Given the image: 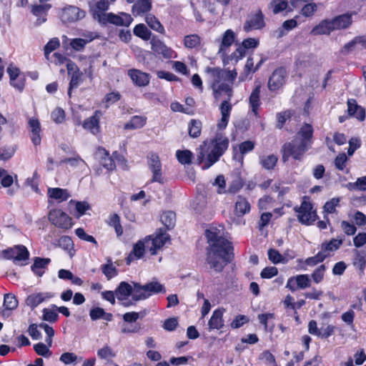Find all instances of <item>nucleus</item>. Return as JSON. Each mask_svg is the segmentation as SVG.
Returning a JSON list of instances; mask_svg holds the SVG:
<instances>
[{
  "instance_id": "nucleus-64",
  "label": "nucleus",
  "mask_w": 366,
  "mask_h": 366,
  "mask_svg": "<svg viewBox=\"0 0 366 366\" xmlns=\"http://www.w3.org/2000/svg\"><path fill=\"white\" fill-rule=\"evenodd\" d=\"M243 187V182L239 178H236L229 184L227 192L230 194H236Z\"/></svg>"
},
{
  "instance_id": "nucleus-57",
  "label": "nucleus",
  "mask_w": 366,
  "mask_h": 366,
  "mask_svg": "<svg viewBox=\"0 0 366 366\" xmlns=\"http://www.w3.org/2000/svg\"><path fill=\"white\" fill-rule=\"evenodd\" d=\"M268 258L274 264L284 263L285 262V258L274 249L268 250Z\"/></svg>"
},
{
  "instance_id": "nucleus-34",
  "label": "nucleus",
  "mask_w": 366,
  "mask_h": 366,
  "mask_svg": "<svg viewBox=\"0 0 366 366\" xmlns=\"http://www.w3.org/2000/svg\"><path fill=\"white\" fill-rule=\"evenodd\" d=\"M150 0H138L132 6V13L135 16L142 15L151 9Z\"/></svg>"
},
{
  "instance_id": "nucleus-13",
  "label": "nucleus",
  "mask_w": 366,
  "mask_h": 366,
  "mask_svg": "<svg viewBox=\"0 0 366 366\" xmlns=\"http://www.w3.org/2000/svg\"><path fill=\"white\" fill-rule=\"evenodd\" d=\"M148 159V164L153 174L152 182L163 183L162 164L159 157L157 154H151Z\"/></svg>"
},
{
  "instance_id": "nucleus-46",
  "label": "nucleus",
  "mask_w": 366,
  "mask_h": 366,
  "mask_svg": "<svg viewBox=\"0 0 366 366\" xmlns=\"http://www.w3.org/2000/svg\"><path fill=\"white\" fill-rule=\"evenodd\" d=\"M189 134L192 138L198 137L201 134L202 123L199 120L192 119L188 126Z\"/></svg>"
},
{
  "instance_id": "nucleus-14",
  "label": "nucleus",
  "mask_w": 366,
  "mask_h": 366,
  "mask_svg": "<svg viewBox=\"0 0 366 366\" xmlns=\"http://www.w3.org/2000/svg\"><path fill=\"white\" fill-rule=\"evenodd\" d=\"M235 38L236 35L232 29L226 30L222 34V38L217 40L219 44L218 54L224 57L227 55V49L234 42Z\"/></svg>"
},
{
  "instance_id": "nucleus-47",
  "label": "nucleus",
  "mask_w": 366,
  "mask_h": 366,
  "mask_svg": "<svg viewBox=\"0 0 366 366\" xmlns=\"http://www.w3.org/2000/svg\"><path fill=\"white\" fill-rule=\"evenodd\" d=\"M134 34L144 40L149 39L152 34L151 31L143 24H139L135 26L134 28Z\"/></svg>"
},
{
  "instance_id": "nucleus-9",
  "label": "nucleus",
  "mask_w": 366,
  "mask_h": 366,
  "mask_svg": "<svg viewBox=\"0 0 366 366\" xmlns=\"http://www.w3.org/2000/svg\"><path fill=\"white\" fill-rule=\"evenodd\" d=\"M3 257L8 259H13L15 263L26 261L29 259V252L24 245H16L2 251Z\"/></svg>"
},
{
  "instance_id": "nucleus-44",
  "label": "nucleus",
  "mask_w": 366,
  "mask_h": 366,
  "mask_svg": "<svg viewBox=\"0 0 366 366\" xmlns=\"http://www.w3.org/2000/svg\"><path fill=\"white\" fill-rule=\"evenodd\" d=\"M131 295L135 301L144 300L148 297V295L144 291V285L142 286L139 283H134Z\"/></svg>"
},
{
  "instance_id": "nucleus-38",
  "label": "nucleus",
  "mask_w": 366,
  "mask_h": 366,
  "mask_svg": "<svg viewBox=\"0 0 366 366\" xmlns=\"http://www.w3.org/2000/svg\"><path fill=\"white\" fill-rule=\"evenodd\" d=\"M147 122V118L142 116H134L124 125L125 129H137L143 127Z\"/></svg>"
},
{
  "instance_id": "nucleus-7",
  "label": "nucleus",
  "mask_w": 366,
  "mask_h": 366,
  "mask_svg": "<svg viewBox=\"0 0 366 366\" xmlns=\"http://www.w3.org/2000/svg\"><path fill=\"white\" fill-rule=\"evenodd\" d=\"M295 210L297 213V219L303 224H310L316 220V211L308 201L303 200L300 207H295Z\"/></svg>"
},
{
  "instance_id": "nucleus-61",
  "label": "nucleus",
  "mask_w": 366,
  "mask_h": 366,
  "mask_svg": "<svg viewBox=\"0 0 366 366\" xmlns=\"http://www.w3.org/2000/svg\"><path fill=\"white\" fill-rule=\"evenodd\" d=\"M340 199L332 198L330 201H327L324 205V210L327 213H334L336 211V207L339 205Z\"/></svg>"
},
{
  "instance_id": "nucleus-43",
  "label": "nucleus",
  "mask_w": 366,
  "mask_h": 366,
  "mask_svg": "<svg viewBox=\"0 0 366 366\" xmlns=\"http://www.w3.org/2000/svg\"><path fill=\"white\" fill-rule=\"evenodd\" d=\"M145 21L152 29L161 34H163L164 32V26L154 15H147Z\"/></svg>"
},
{
  "instance_id": "nucleus-16",
  "label": "nucleus",
  "mask_w": 366,
  "mask_h": 366,
  "mask_svg": "<svg viewBox=\"0 0 366 366\" xmlns=\"http://www.w3.org/2000/svg\"><path fill=\"white\" fill-rule=\"evenodd\" d=\"M265 26L264 16L260 10L255 14H251L244 25V29L246 31L260 29Z\"/></svg>"
},
{
  "instance_id": "nucleus-10",
  "label": "nucleus",
  "mask_w": 366,
  "mask_h": 366,
  "mask_svg": "<svg viewBox=\"0 0 366 366\" xmlns=\"http://www.w3.org/2000/svg\"><path fill=\"white\" fill-rule=\"evenodd\" d=\"M259 41L256 38H248L242 42L238 46L236 50L231 54L229 59L231 60H235L237 62L239 59H242L247 54V52L249 49H254L258 46Z\"/></svg>"
},
{
  "instance_id": "nucleus-21",
  "label": "nucleus",
  "mask_w": 366,
  "mask_h": 366,
  "mask_svg": "<svg viewBox=\"0 0 366 366\" xmlns=\"http://www.w3.org/2000/svg\"><path fill=\"white\" fill-rule=\"evenodd\" d=\"M51 297H52V295L49 292L33 293L26 297L25 303L28 307L33 310L41 302L50 299Z\"/></svg>"
},
{
  "instance_id": "nucleus-35",
  "label": "nucleus",
  "mask_w": 366,
  "mask_h": 366,
  "mask_svg": "<svg viewBox=\"0 0 366 366\" xmlns=\"http://www.w3.org/2000/svg\"><path fill=\"white\" fill-rule=\"evenodd\" d=\"M132 292V287L126 282H122L115 291L119 300H126Z\"/></svg>"
},
{
  "instance_id": "nucleus-58",
  "label": "nucleus",
  "mask_w": 366,
  "mask_h": 366,
  "mask_svg": "<svg viewBox=\"0 0 366 366\" xmlns=\"http://www.w3.org/2000/svg\"><path fill=\"white\" fill-rule=\"evenodd\" d=\"M348 188L350 189L366 191V176L358 178L354 183H349Z\"/></svg>"
},
{
  "instance_id": "nucleus-50",
  "label": "nucleus",
  "mask_w": 366,
  "mask_h": 366,
  "mask_svg": "<svg viewBox=\"0 0 366 366\" xmlns=\"http://www.w3.org/2000/svg\"><path fill=\"white\" fill-rule=\"evenodd\" d=\"M102 270L103 274L107 277L108 280H110L117 275V269L113 265V263L110 259L108 260L107 264H103L102 266Z\"/></svg>"
},
{
  "instance_id": "nucleus-5",
  "label": "nucleus",
  "mask_w": 366,
  "mask_h": 366,
  "mask_svg": "<svg viewBox=\"0 0 366 366\" xmlns=\"http://www.w3.org/2000/svg\"><path fill=\"white\" fill-rule=\"evenodd\" d=\"M95 18L102 24L110 23L119 26H129L133 21L130 14L121 12L119 14L113 13H98Z\"/></svg>"
},
{
  "instance_id": "nucleus-55",
  "label": "nucleus",
  "mask_w": 366,
  "mask_h": 366,
  "mask_svg": "<svg viewBox=\"0 0 366 366\" xmlns=\"http://www.w3.org/2000/svg\"><path fill=\"white\" fill-rule=\"evenodd\" d=\"M326 271V267L325 264H321L318 267H317L313 272L312 273V279L316 284H319L321 282L325 276V273Z\"/></svg>"
},
{
  "instance_id": "nucleus-24",
  "label": "nucleus",
  "mask_w": 366,
  "mask_h": 366,
  "mask_svg": "<svg viewBox=\"0 0 366 366\" xmlns=\"http://www.w3.org/2000/svg\"><path fill=\"white\" fill-rule=\"evenodd\" d=\"M365 48L366 38L365 36H356L343 46L342 52L347 54L354 50H361Z\"/></svg>"
},
{
  "instance_id": "nucleus-54",
  "label": "nucleus",
  "mask_w": 366,
  "mask_h": 366,
  "mask_svg": "<svg viewBox=\"0 0 366 366\" xmlns=\"http://www.w3.org/2000/svg\"><path fill=\"white\" fill-rule=\"evenodd\" d=\"M82 73L81 71L76 72L71 74V80L69 82V86L68 89V96L69 97H71V90L73 89L77 88L81 81Z\"/></svg>"
},
{
  "instance_id": "nucleus-49",
  "label": "nucleus",
  "mask_w": 366,
  "mask_h": 366,
  "mask_svg": "<svg viewBox=\"0 0 366 366\" xmlns=\"http://www.w3.org/2000/svg\"><path fill=\"white\" fill-rule=\"evenodd\" d=\"M297 289L304 290L310 287L311 280L307 274H298L294 277Z\"/></svg>"
},
{
  "instance_id": "nucleus-42",
  "label": "nucleus",
  "mask_w": 366,
  "mask_h": 366,
  "mask_svg": "<svg viewBox=\"0 0 366 366\" xmlns=\"http://www.w3.org/2000/svg\"><path fill=\"white\" fill-rule=\"evenodd\" d=\"M144 291L148 295V297L152 294L164 292V287L159 282L154 281L144 285Z\"/></svg>"
},
{
  "instance_id": "nucleus-40",
  "label": "nucleus",
  "mask_w": 366,
  "mask_h": 366,
  "mask_svg": "<svg viewBox=\"0 0 366 366\" xmlns=\"http://www.w3.org/2000/svg\"><path fill=\"white\" fill-rule=\"evenodd\" d=\"M162 223L167 228L172 229L175 225L176 214L172 211H167L162 213L161 215Z\"/></svg>"
},
{
  "instance_id": "nucleus-20",
  "label": "nucleus",
  "mask_w": 366,
  "mask_h": 366,
  "mask_svg": "<svg viewBox=\"0 0 366 366\" xmlns=\"http://www.w3.org/2000/svg\"><path fill=\"white\" fill-rule=\"evenodd\" d=\"M261 85L259 84L255 85L249 97V104L252 112L258 118L259 117L258 109L261 105L260 101Z\"/></svg>"
},
{
  "instance_id": "nucleus-6",
  "label": "nucleus",
  "mask_w": 366,
  "mask_h": 366,
  "mask_svg": "<svg viewBox=\"0 0 366 366\" xmlns=\"http://www.w3.org/2000/svg\"><path fill=\"white\" fill-rule=\"evenodd\" d=\"M147 249L152 255L157 254V249H161L167 242H169V235L163 229H159L155 234L146 237Z\"/></svg>"
},
{
  "instance_id": "nucleus-15",
  "label": "nucleus",
  "mask_w": 366,
  "mask_h": 366,
  "mask_svg": "<svg viewBox=\"0 0 366 366\" xmlns=\"http://www.w3.org/2000/svg\"><path fill=\"white\" fill-rule=\"evenodd\" d=\"M232 98L227 97V99L224 100L219 107L221 119L218 121L217 128L220 130L224 129L229 120L230 114L232 109V104L230 103Z\"/></svg>"
},
{
  "instance_id": "nucleus-31",
  "label": "nucleus",
  "mask_w": 366,
  "mask_h": 366,
  "mask_svg": "<svg viewBox=\"0 0 366 366\" xmlns=\"http://www.w3.org/2000/svg\"><path fill=\"white\" fill-rule=\"evenodd\" d=\"M343 240L342 239L332 238L328 242H324L321 244V252L326 255V258L330 255L331 252L337 250L342 244Z\"/></svg>"
},
{
  "instance_id": "nucleus-18",
  "label": "nucleus",
  "mask_w": 366,
  "mask_h": 366,
  "mask_svg": "<svg viewBox=\"0 0 366 366\" xmlns=\"http://www.w3.org/2000/svg\"><path fill=\"white\" fill-rule=\"evenodd\" d=\"M114 155H116V153H114L113 156L110 157L109 152L102 147L99 148L96 153V157L99 159L100 164L107 170L110 171L114 170L116 167L114 159Z\"/></svg>"
},
{
  "instance_id": "nucleus-53",
  "label": "nucleus",
  "mask_w": 366,
  "mask_h": 366,
  "mask_svg": "<svg viewBox=\"0 0 366 366\" xmlns=\"http://www.w3.org/2000/svg\"><path fill=\"white\" fill-rule=\"evenodd\" d=\"M60 46L59 40L57 38H53L44 46V55L47 60H49L50 54L59 48Z\"/></svg>"
},
{
  "instance_id": "nucleus-59",
  "label": "nucleus",
  "mask_w": 366,
  "mask_h": 366,
  "mask_svg": "<svg viewBox=\"0 0 366 366\" xmlns=\"http://www.w3.org/2000/svg\"><path fill=\"white\" fill-rule=\"evenodd\" d=\"M84 161L79 156L76 155L71 158H64L61 159L59 164H69L72 167H79L81 164H84Z\"/></svg>"
},
{
  "instance_id": "nucleus-63",
  "label": "nucleus",
  "mask_w": 366,
  "mask_h": 366,
  "mask_svg": "<svg viewBox=\"0 0 366 366\" xmlns=\"http://www.w3.org/2000/svg\"><path fill=\"white\" fill-rule=\"evenodd\" d=\"M277 273L278 269L276 267H267L262 270L260 276L264 279H270L276 276Z\"/></svg>"
},
{
  "instance_id": "nucleus-45",
  "label": "nucleus",
  "mask_w": 366,
  "mask_h": 366,
  "mask_svg": "<svg viewBox=\"0 0 366 366\" xmlns=\"http://www.w3.org/2000/svg\"><path fill=\"white\" fill-rule=\"evenodd\" d=\"M176 157L182 164H189L192 162L193 154L191 151L187 149L177 150Z\"/></svg>"
},
{
  "instance_id": "nucleus-33",
  "label": "nucleus",
  "mask_w": 366,
  "mask_h": 366,
  "mask_svg": "<svg viewBox=\"0 0 366 366\" xmlns=\"http://www.w3.org/2000/svg\"><path fill=\"white\" fill-rule=\"evenodd\" d=\"M50 261L49 258L36 257L31 266V270L37 276L41 277Z\"/></svg>"
},
{
  "instance_id": "nucleus-2",
  "label": "nucleus",
  "mask_w": 366,
  "mask_h": 366,
  "mask_svg": "<svg viewBox=\"0 0 366 366\" xmlns=\"http://www.w3.org/2000/svg\"><path fill=\"white\" fill-rule=\"evenodd\" d=\"M313 129L310 124H304L297 133L295 139L283 144L281 152L284 162L292 157L296 160H302L305 153L310 148Z\"/></svg>"
},
{
  "instance_id": "nucleus-60",
  "label": "nucleus",
  "mask_w": 366,
  "mask_h": 366,
  "mask_svg": "<svg viewBox=\"0 0 366 366\" xmlns=\"http://www.w3.org/2000/svg\"><path fill=\"white\" fill-rule=\"evenodd\" d=\"M325 258L326 255L323 252H319L315 256L306 259L305 263L309 266H315L323 262Z\"/></svg>"
},
{
  "instance_id": "nucleus-32",
  "label": "nucleus",
  "mask_w": 366,
  "mask_h": 366,
  "mask_svg": "<svg viewBox=\"0 0 366 366\" xmlns=\"http://www.w3.org/2000/svg\"><path fill=\"white\" fill-rule=\"evenodd\" d=\"M332 21L335 30L344 29L352 24V16L348 14H342L332 19Z\"/></svg>"
},
{
  "instance_id": "nucleus-8",
  "label": "nucleus",
  "mask_w": 366,
  "mask_h": 366,
  "mask_svg": "<svg viewBox=\"0 0 366 366\" xmlns=\"http://www.w3.org/2000/svg\"><path fill=\"white\" fill-rule=\"evenodd\" d=\"M86 16V11L72 5H67L61 10L60 19L64 23H74Z\"/></svg>"
},
{
  "instance_id": "nucleus-19",
  "label": "nucleus",
  "mask_w": 366,
  "mask_h": 366,
  "mask_svg": "<svg viewBox=\"0 0 366 366\" xmlns=\"http://www.w3.org/2000/svg\"><path fill=\"white\" fill-rule=\"evenodd\" d=\"M147 249V241L146 237L143 239L139 240L133 247L132 250L127 258V263L129 264L134 259H141Z\"/></svg>"
},
{
  "instance_id": "nucleus-37",
  "label": "nucleus",
  "mask_w": 366,
  "mask_h": 366,
  "mask_svg": "<svg viewBox=\"0 0 366 366\" xmlns=\"http://www.w3.org/2000/svg\"><path fill=\"white\" fill-rule=\"evenodd\" d=\"M48 195L49 197L59 202L66 201L69 197L67 190L61 188H49Z\"/></svg>"
},
{
  "instance_id": "nucleus-1",
  "label": "nucleus",
  "mask_w": 366,
  "mask_h": 366,
  "mask_svg": "<svg viewBox=\"0 0 366 366\" xmlns=\"http://www.w3.org/2000/svg\"><path fill=\"white\" fill-rule=\"evenodd\" d=\"M205 236L208 244L207 264L210 269L220 272L234 257L232 243L224 237L223 229L216 227L207 229Z\"/></svg>"
},
{
  "instance_id": "nucleus-25",
  "label": "nucleus",
  "mask_w": 366,
  "mask_h": 366,
  "mask_svg": "<svg viewBox=\"0 0 366 366\" xmlns=\"http://www.w3.org/2000/svg\"><path fill=\"white\" fill-rule=\"evenodd\" d=\"M347 112L350 116L354 117L360 121H363L365 118L364 109L357 105L356 100L353 99L347 101Z\"/></svg>"
},
{
  "instance_id": "nucleus-4",
  "label": "nucleus",
  "mask_w": 366,
  "mask_h": 366,
  "mask_svg": "<svg viewBox=\"0 0 366 366\" xmlns=\"http://www.w3.org/2000/svg\"><path fill=\"white\" fill-rule=\"evenodd\" d=\"M206 71L212 81L211 87L214 99H219L223 94L232 98L233 95L232 85L237 77V71L226 70L219 67H207Z\"/></svg>"
},
{
  "instance_id": "nucleus-3",
  "label": "nucleus",
  "mask_w": 366,
  "mask_h": 366,
  "mask_svg": "<svg viewBox=\"0 0 366 366\" xmlns=\"http://www.w3.org/2000/svg\"><path fill=\"white\" fill-rule=\"evenodd\" d=\"M229 147L227 137L217 134L209 140L203 142L198 149L197 161L203 164L202 169H207L216 163Z\"/></svg>"
},
{
  "instance_id": "nucleus-41",
  "label": "nucleus",
  "mask_w": 366,
  "mask_h": 366,
  "mask_svg": "<svg viewBox=\"0 0 366 366\" xmlns=\"http://www.w3.org/2000/svg\"><path fill=\"white\" fill-rule=\"evenodd\" d=\"M353 265L363 272L366 266V252L364 251H356L353 259Z\"/></svg>"
},
{
  "instance_id": "nucleus-39",
  "label": "nucleus",
  "mask_w": 366,
  "mask_h": 366,
  "mask_svg": "<svg viewBox=\"0 0 366 366\" xmlns=\"http://www.w3.org/2000/svg\"><path fill=\"white\" fill-rule=\"evenodd\" d=\"M89 315L92 320L103 319L107 321H111L113 317L111 313L105 312L104 309L101 307L92 308L89 312Z\"/></svg>"
},
{
  "instance_id": "nucleus-22",
  "label": "nucleus",
  "mask_w": 366,
  "mask_h": 366,
  "mask_svg": "<svg viewBox=\"0 0 366 366\" xmlns=\"http://www.w3.org/2000/svg\"><path fill=\"white\" fill-rule=\"evenodd\" d=\"M335 31V28L332 19L322 20L317 26H315L310 31L313 36L330 34Z\"/></svg>"
},
{
  "instance_id": "nucleus-23",
  "label": "nucleus",
  "mask_w": 366,
  "mask_h": 366,
  "mask_svg": "<svg viewBox=\"0 0 366 366\" xmlns=\"http://www.w3.org/2000/svg\"><path fill=\"white\" fill-rule=\"evenodd\" d=\"M101 114L100 111H96L93 116L84 121L83 127L94 134L99 133L100 129L99 118Z\"/></svg>"
},
{
  "instance_id": "nucleus-12",
  "label": "nucleus",
  "mask_w": 366,
  "mask_h": 366,
  "mask_svg": "<svg viewBox=\"0 0 366 366\" xmlns=\"http://www.w3.org/2000/svg\"><path fill=\"white\" fill-rule=\"evenodd\" d=\"M286 79L287 72L284 68L280 67L275 69L269 79L268 89L272 92L280 89L285 84Z\"/></svg>"
},
{
  "instance_id": "nucleus-29",
  "label": "nucleus",
  "mask_w": 366,
  "mask_h": 366,
  "mask_svg": "<svg viewBox=\"0 0 366 366\" xmlns=\"http://www.w3.org/2000/svg\"><path fill=\"white\" fill-rule=\"evenodd\" d=\"M51 8L49 4H42L40 5H34L32 6V13L37 17L36 25L39 26L42 23L45 22L46 19V13Z\"/></svg>"
},
{
  "instance_id": "nucleus-28",
  "label": "nucleus",
  "mask_w": 366,
  "mask_h": 366,
  "mask_svg": "<svg viewBox=\"0 0 366 366\" xmlns=\"http://www.w3.org/2000/svg\"><path fill=\"white\" fill-rule=\"evenodd\" d=\"M250 209L251 206L248 200L242 196H238L234 204V214L237 217H242L249 213Z\"/></svg>"
},
{
  "instance_id": "nucleus-11",
  "label": "nucleus",
  "mask_w": 366,
  "mask_h": 366,
  "mask_svg": "<svg viewBox=\"0 0 366 366\" xmlns=\"http://www.w3.org/2000/svg\"><path fill=\"white\" fill-rule=\"evenodd\" d=\"M49 219L54 225L61 229H69L72 226L71 218L61 209L50 211Z\"/></svg>"
},
{
  "instance_id": "nucleus-26",
  "label": "nucleus",
  "mask_w": 366,
  "mask_h": 366,
  "mask_svg": "<svg viewBox=\"0 0 366 366\" xmlns=\"http://www.w3.org/2000/svg\"><path fill=\"white\" fill-rule=\"evenodd\" d=\"M152 49L158 54H162L165 58H172L173 51L167 46L159 39H152L150 41Z\"/></svg>"
},
{
  "instance_id": "nucleus-51",
  "label": "nucleus",
  "mask_w": 366,
  "mask_h": 366,
  "mask_svg": "<svg viewBox=\"0 0 366 366\" xmlns=\"http://www.w3.org/2000/svg\"><path fill=\"white\" fill-rule=\"evenodd\" d=\"M201 43L200 37L197 34H190L184 37V46L189 49L196 48Z\"/></svg>"
},
{
  "instance_id": "nucleus-36",
  "label": "nucleus",
  "mask_w": 366,
  "mask_h": 366,
  "mask_svg": "<svg viewBox=\"0 0 366 366\" xmlns=\"http://www.w3.org/2000/svg\"><path fill=\"white\" fill-rule=\"evenodd\" d=\"M278 161V157L275 154L262 155L259 157V164L262 168L267 170H271L274 168Z\"/></svg>"
},
{
  "instance_id": "nucleus-27",
  "label": "nucleus",
  "mask_w": 366,
  "mask_h": 366,
  "mask_svg": "<svg viewBox=\"0 0 366 366\" xmlns=\"http://www.w3.org/2000/svg\"><path fill=\"white\" fill-rule=\"evenodd\" d=\"M29 129L32 142L36 146L39 145L41 143V127L39 120L36 118H31L29 120Z\"/></svg>"
},
{
  "instance_id": "nucleus-30",
  "label": "nucleus",
  "mask_w": 366,
  "mask_h": 366,
  "mask_svg": "<svg viewBox=\"0 0 366 366\" xmlns=\"http://www.w3.org/2000/svg\"><path fill=\"white\" fill-rule=\"evenodd\" d=\"M224 309H217L213 311L212 315L209 320L208 325L209 329H220L224 325L223 313Z\"/></svg>"
},
{
  "instance_id": "nucleus-56",
  "label": "nucleus",
  "mask_w": 366,
  "mask_h": 366,
  "mask_svg": "<svg viewBox=\"0 0 366 366\" xmlns=\"http://www.w3.org/2000/svg\"><path fill=\"white\" fill-rule=\"evenodd\" d=\"M287 0H272L269 4V6L272 8L274 14H278L279 12L284 11L287 7Z\"/></svg>"
},
{
  "instance_id": "nucleus-48",
  "label": "nucleus",
  "mask_w": 366,
  "mask_h": 366,
  "mask_svg": "<svg viewBox=\"0 0 366 366\" xmlns=\"http://www.w3.org/2000/svg\"><path fill=\"white\" fill-rule=\"evenodd\" d=\"M116 351L107 345L99 349L97 352V355L101 359L107 361L112 360L116 356Z\"/></svg>"
},
{
  "instance_id": "nucleus-62",
  "label": "nucleus",
  "mask_w": 366,
  "mask_h": 366,
  "mask_svg": "<svg viewBox=\"0 0 366 366\" xmlns=\"http://www.w3.org/2000/svg\"><path fill=\"white\" fill-rule=\"evenodd\" d=\"M34 350L39 355L44 357H49L51 355L47 345H34Z\"/></svg>"
},
{
  "instance_id": "nucleus-17",
  "label": "nucleus",
  "mask_w": 366,
  "mask_h": 366,
  "mask_svg": "<svg viewBox=\"0 0 366 366\" xmlns=\"http://www.w3.org/2000/svg\"><path fill=\"white\" fill-rule=\"evenodd\" d=\"M128 76L132 82L138 86H145L150 81V76L139 69H132L128 71Z\"/></svg>"
},
{
  "instance_id": "nucleus-52",
  "label": "nucleus",
  "mask_w": 366,
  "mask_h": 366,
  "mask_svg": "<svg viewBox=\"0 0 366 366\" xmlns=\"http://www.w3.org/2000/svg\"><path fill=\"white\" fill-rule=\"evenodd\" d=\"M4 307L6 310H15L18 307L16 297L11 294H6L4 299Z\"/></svg>"
}]
</instances>
